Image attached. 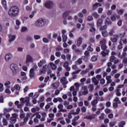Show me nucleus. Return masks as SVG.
<instances>
[{
  "instance_id": "obj_13",
  "label": "nucleus",
  "mask_w": 127,
  "mask_h": 127,
  "mask_svg": "<svg viewBox=\"0 0 127 127\" xmlns=\"http://www.w3.org/2000/svg\"><path fill=\"white\" fill-rule=\"evenodd\" d=\"M61 82L63 85L68 84V81H67V78L65 77H63L61 79Z\"/></svg>"
},
{
  "instance_id": "obj_56",
  "label": "nucleus",
  "mask_w": 127,
  "mask_h": 127,
  "mask_svg": "<svg viewBox=\"0 0 127 127\" xmlns=\"http://www.w3.org/2000/svg\"><path fill=\"white\" fill-rule=\"evenodd\" d=\"M68 65H69V62L66 61V62H65L64 63V68H65L66 67H68Z\"/></svg>"
},
{
  "instance_id": "obj_36",
  "label": "nucleus",
  "mask_w": 127,
  "mask_h": 127,
  "mask_svg": "<svg viewBox=\"0 0 127 127\" xmlns=\"http://www.w3.org/2000/svg\"><path fill=\"white\" fill-rule=\"evenodd\" d=\"M99 30H103V31L105 30H107V25L102 26L100 28Z\"/></svg>"
},
{
  "instance_id": "obj_20",
  "label": "nucleus",
  "mask_w": 127,
  "mask_h": 127,
  "mask_svg": "<svg viewBox=\"0 0 127 127\" xmlns=\"http://www.w3.org/2000/svg\"><path fill=\"white\" fill-rule=\"evenodd\" d=\"M13 108H4L3 109V115H5L6 113H9V112H11Z\"/></svg>"
},
{
  "instance_id": "obj_55",
  "label": "nucleus",
  "mask_w": 127,
  "mask_h": 127,
  "mask_svg": "<svg viewBox=\"0 0 127 127\" xmlns=\"http://www.w3.org/2000/svg\"><path fill=\"white\" fill-rule=\"evenodd\" d=\"M79 119H80V116L75 117L72 120V122H76V121H78Z\"/></svg>"
},
{
  "instance_id": "obj_9",
  "label": "nucleus",
  "mask_w": 127,
  "mask_h": 127,
  "mask_svg": "<svg viewBox=\"0 0 127 127\" xmlns=\"http://www.w3.org/2000/svg\"><path fill=\"white\" fill-rule=\"evenodd\" d=\"M98 5L99 6H102V4L100 3H96L94 4H93L92 6V9L90 11V12H92V11H94V10H96V9L98 8Z\"/></svg>"
},
{
  "instance_id": "obj_49",
  "label": "nucleus",
  "mask_w": 127,
  "mask_h": 127,
  "mask_svg": "<svg viewBox=\"0 0 127 127\" xmlns=\"http://www.w3.org/2000/svg\"><path fill=\"white\" fill-rule=\"evenodd\" d=\"M58 108L60 110L59 112H61V110H62L63 109V105L62 104H60L58 106Z\"/></svg>"
},
{
  "instance_id": "obj_57",
  "label": "nucleus",
  "mask_w": 127,
  "mask_h": 127,
  "mask_svg": "<svg viewBox=\"0 0 127 127\" xmlns=\"http://www.w3.org/2000/svg\"><path fill=\"white\" fill-rule=\"evenodd\" d=\"M105 116V113H102L101 114V116L99 117V119L100 120H104V119H105V117H104Z\"/></svg>"
},
{
  "instance_id": "obj_64",
  "label": "nucleus",
  "mask_w": 127,
  "mask_h": 127,
  "mask_svg": "<svg viewBox=\"0 0 127 127\" xmlns=\"http://www.w3.org/2000/svg\"><path fill=\"white\" fill-rule=\"evenodd\" d=\"M116 123H117L116 122L110 123V127H113L114 126H115V125H116Z\"/></svg>"
},
{
  "instance_id": "obj_41",
  "label": "nucleus",
  "mask_w": 127,
  "mask_h": 127,
  "mask_svg": "<svg viewBox=\"0 0 127 127\" xmlns=\"http://www.w3.org/2000/svg\"><path fill=\"white\" fill-rule=\"evenodd\" d=\"M36 117L37 119H40V118H41V116H40V115H39V114L38 113H36L35 114H33L32 115V117Z\"/></svg>"
},
{
  "instance_id": "obj_51",
  "label": "nucleus",
  "mask_w": 127,
  "mask_h": 127,
  "mask_svg": "<svg viewBox=\"0 0 127 127\" xmlns=\"http://www.w3.org/2000/svg\"><path fill=\"white\" fill-rule=\"evenodd\" d=\"M126 56H127V53H123L122 55L120 56V58L121 59H123V58H125Z\"/></svg>"
},
{
  "instance_id": "obj_21",
  "label": "nucleus",
  "mask_w": 127,
  "mask_h": 127,
  "mask_svg": "<svg viewBox=\"0 0 127 127\" xmlns=\"http://www.w3.org/2000/svg\"><path fill=\"white\" fill-rule=\"evenodd\" d=\"M112 23H113V22H112V21H111L110 18H107L106 20L105 21V24H107V25H111Z\"/></svg>"
},
{
  "instance_id": "obj_5",
  "label": "nucleus",
  "mask_w": 127,
  "mask_h": 127,
  "mask_svg": "<svg viewBox=\"0 0 127 127\" xmlns=\"http://www.w3.org/2000/svg\"><path fill=\"white\" fill-rule=\"evenodd\" d=\"M79 72H81V69H78L76 70V71H73L72 73V77L69 78L68 80L69 82H72L73 80H75V79H77L78 75H77V74H78Z\"/></svg>"
},
{
  "instance_id": "obj_59",
  "label": "nucleus",
  "mask_w": 127,
  "mask_h": 127,
  "mask_svg": "<svg viewBox=\"0 0 127 127\" xmlns=\"http://www.w3.org/2000/svg\"><path fill=\"white\" fill-rule=\"evenodd\" d=\"M34 38L36 39V40H38V39H40L41 37L39 35H34Z\"/></svg>"
},
{
  "instance_id": "obj_43",
  "label": "nucleus",
  "mask_w": 127,
  "mask_h": 127,
  "mask_svg": "<svg viewBox=\"0 0 127 127\" xmlns=\"http://www.w3.org/2000/svg\"><path fill=\"white\" fill-rule=\"evenodd\" d=\"M92 20H93V16H91V15L87 16V21H92Z\"/></svg>"
},
{
  "instance_id": "obj_3",
  "label": "nucleus",
  "mask_w": 127,
  "mask_h": 127,
  "mask_svg": "<svg viewBox=\"0 0 127 127\" xmlns=\"http://www.w3.org/2000/svg\"><path fill=\"white\" fill-rule=\"evenodd\" d=\"M34 25L38 28L44 27L46 25V19L43 18H40L35 21Z\"/></svg>"
},
{
  "instance_id": "obj_12",
  "label": "nucleus",
  "mask_w": 127,
  "mask_h": 127,
  "mask_svg": "<svg viewBox=\"0 0 127 127\" xmlns=\"http://www.w3.org/2000/svg\"><path fill=\"white\" fill-rule=\"evenodd\" d=\"M11 58H12V55H11V54H7L5 56V60L6 61H9V60H10Z\"/></svg>"
},
{
  "instance_id": "obj_28",
  "label": "nucleus",
  "mask_w": 127,
  "mask_h": 127,
  "mask_svg": "<svg viewBox=\"0 0 127 127\" xmlns=\"http://www.w3.org/2000/svg\"><path fill=\"white\" fill-rule=\"evenodd\" d=\"M2 4L5 9H6V1L5 0H2Z\"/></svg>"
},
{
  "instance_id": "obj_8",
  "label": "nucleus",
  "mask_w": 127,
  "mask_h": 127,
  "mask_svg": "<svg viewBox=\"0 0 127 127\" xmlns=\"http://www.w3.org/2000/svg\"><path fill=\"white\" fill-rule=\"evenodd\" d=\"M18 117L17 113H14L12 114V117L10 119V124H15L16 122V118Z\"/></svg>"
},
{
  "instance_id": "obj_1",
  "label": "nucleus",
  "mask_w": 127,
  "mask_h": 127,
  "mask_svg": "<svg viewBox=\"0 0 127 127\" xmlns=\"http://www.w3.org/2000/svg\"><path fill=\"white\" fill-rule=\"evenodd\" d=\"M29 97H32V92L29 94V97H26L24 98H21L20 99V103L19 104V101H16L15 102V105L17 106L18 109H21L22 106L24 105V103H26V106H30V103H29V101H30V98Z\"/></svg>"
},
{
  "instance_id": "obj_33",
  "label": "nucleus",
  "mask_w": 127,
  "mask_h": 127,
  "mask_svg": "<svg viewBox=\"0 0 127 127\" xmlns=\"http://www.w3.org/2000/svg\"><path fill=\"white\" fill-rule=\"evenodd\" d=\"M88 88H89V91L92 92V91H93L94 90V84H90L88 86Z\"/></svg>"
},
{
  "instance_id": "obj_25",
  "label": "nucleus",
  "mask_w": 127,
  "mask_h": 127,
  "mask_svg": "<svg viewBox=\"0 0 127 127\" xmlns=\"http://www.w3.org/2000/svg\"><path fill=\"white\" fill-rule=\"evenodd\" d=\"M109 34H108V32L107 30L102 31V35L103 36V37H107Z\"/></svg>"
},
{
  "instance_id": "obj_34",
  "label": "nucleus",
  "mask_w": 127,
  "mask_h": 127,
  "mask_svg": "<svg viewBox=\"0 0 127 127\" xmlns=\"http://www.w3.org/2000/svg\"><path fill=\"white\" fill-rule=\"evenodd\" d=\"M92 15L95 18H99L100 17V15L98 14L97 12H94L93 13Z\"/></svg>"
},
{
  "instance_id": "obj_35",
  "label": "nucleus",
  "mask_w": 127,
  "mask_h": 127,
  "mask_svg": "<svg viewBox=\"0 0 127 127\" xmlns=\"http://www.w3.org/2000/svg\"><path fill=\"white\" fill-rule=\"evenodd\" d=\"M117 60V58L114 56L111 57L110 61V62H115V60Z\"/></svg>"
},
{
  "instance_id": "obj_14",
  "label": "nucleus",
  "mask_w": 127,
  "mask_h": 127,
  "mask_svg": "<svg viewBox=\"0 0 127 127\" xmlns=\"http://www.w3.org/2000/svg\"><path fill=\"white\" fill-rule=\"evenodd\" d=\"M101 55H102L103 57H106V55H109V50H103L101 52Z\"/></svg>"
},
{
  "instance_id": "obj_10",
  "label": "nucleus",
  "mask_w": 127,
  "mask_h": 127,
  "mask_svg": "<svg viewBox=\"0 0 127 127\" xmlns=\"http://www.w3.org/2000/svg\"><path fill=\"white\" fill-rule=\"evenodd\" d=\"M48 69H49V67H51L52 70H55L56 68H57V66L53 64V63H50L49 65L47 66Z\"/></svg>"
},
{
  "instance_id": "obj_38",
  "label": "nucleus",
  "mask_w": 127,
  "mask_h": 127,
  "mask_svg": "<svg viewBox=\"0 0 127 127\" xmlns=\"http://www.w3.org/2000/svg\"><path fill=\"white\" fill-rule=\"evenodd\" d=\"M84 119H86L87 120H93V119H95V117H92L90 116H87L85 117H84Z\"/></svg>"
},
{
  "instance_id": "obj_29",
  "label": "nucleus",
  "mask_w": 127,
  "mask_h": 127,
  "mask_svg": "<svg viewBox=\"0 0 127 127\" xmlns=\"http://www.w3.org/2000/svg\"><path fill=\"white\" fill-rule=\"evenodd\" d=\"M114 32H115V30H114L113 29H112L109 32L108 34L109 35H110V36H113L114 35Z\"/></svg>"
},
{
  "instance_id": "obj_17",
  "label": "nucleus",
  "mask_w": 127,
  "mask_h": 127,
  "mask_svg": "<svg viewBox=\"0 0 127 127\" xmlns=\"http://www.w3.org/2000/svg\"><path fill=\"white\" fill-rule=\"evenodd\" d=\"M15 38H16L15 35H9V42L10 43V42H12V41H14Z\"/></svg>"
},
{
  "instance_id": "obj_2",
  "label": "nucleus",
  "mask_w": 127,
  "mask_h": 127,
  "mask_svg": "<svg viewBox=\"0 0 127 127\" xmlns=\"http://www.w3.org/2000/svg\"><path fill=\"white\" fill-rule=\"evenodd\" d=\"M18 13H19V9L18 8V7L16 6H12L8 11L9 15L12 17L17 16Z\"/></svg>"
},
{
  "instance_id": "obj_54",
  "label": "nucleus",
  "mask_w": 127,
  "mask_h": 127,
  "mask_svg": "<svg viewBox=\"0 0 127 127\" xmlns=\"http://www.w3.org/2000/svg\"><path fill=\"white\" fill-rule=\"evenodd\" d=\"M31 9H32L31 6H26V10H27V11H31Z\"/></svg>"
},
{
  "instance_id": "obj_11",
  "label": "nucleus",
  "mask_w": 127,
  "mask_h": 127,
  "mask_svg": "<svg viewBox=\"0 0 127 127\" xmlns=\"http://www.w3.org/2000/svg\"><path fill=\"white\" fill-rule=\"evenodd\" d=\"M82 90H83V91L82 92V95H84L85 96V95H87L89 92L88 91V89H87V86H83L82 87Z\"/></svg>"
},
{
  "instance_id": "obj_32",
  "label": "nucleus",
  "mask_w": 127,
  "mask_h": 127,
  "mask_svg": "<svg viewBox=\"0 0 127 127\" xmlns=\"http://www.w3.org/2000/svg\"><path fill=\"white\" fill-rule=\"evenodd\" d=\"M40 109L38 107H36L35 108H32V112L33 113H35L36 111L38 112V111H39Z\"/></svg>"
},
{
  "instance_id": "obj_15",
  "label": "nucleus",
  "mask_w": 127,
  "mask_h": 127,
  "mask_svg": "<svg viewBox=\"0 0 127 127\" xmlns=\"http://www.w3.org/2000/svg\"><path fill=\"white\" fill-rule=\"evenodd\" d=\"M46 67H47V65H44L43 68L40 70V73L45 74L46 73Z\"/></svg>"
},
{
  "instance_id": "obj_7",
  "label": "nucleus",
  "mask_w": 127,
  "mask_h": 127,
  "mask_svg": "<svg viewBox=\"0 0 127 127\" xmlns=\"http://www.w3.org/2000/svg\"><path fill=\"white\" fill-rule=\"evenodd\" d=\"M70 12H71V11H66L64 12V13H63V18L64 19L63 21V23H64V25H66V24H67V20H66V19H67V17H68V15H69V14H70Z\"/></svg>"
},
{
  "instance_id": "obj_30",
  "label": "nucleus",
  "mask_w": 127,
  "mask_h": 127,
  "mask_svg": "<svg viewBox=\"0 0 127 127\" xmlns=\"http://www.w3.org/2000/svg\"><path fill=\"white\" fill-rule=\"evenodd\" d=\"M37 65L36 64H33V68H32V73H33V71L35 70L36 69H37Z\"/></svg>"
},
{
  "instance_id": "obj_48",
  "label": "nucleus",
  "mask_w": 127,
  "mask_h": 127,
  "mask_svg": "<svg viewBox=\"0 0 127 127\" xmlns=\"http://www.w3.org/2000/svg\"><path fill=\"white\" fill-rule=\"evenodd\" d=\"M43 42L44 43H48V42H49V40L46 38H43Z\"/></svg>"
},
{
  "instance_id": "obj_61",
  "label": "nucleus",
  "mask_w": 127,
  "mask_h": 127,
  "mask_svg": "<svg viewBox=\"0 0 127 127\" xmlns=\"http://www.w3.org/2000/svg\"><path fill=\"white\" fill-rule=\"evenodd\" d=\"M81 12L82 13H83V14H86L87 11V9L84 8V9H82V10H81Z\"/></svg>"
},
{
  "instance_id": "obj_42",
  "label": "nucleus",
  "mask_w": 127,
  "mask_h": 127,
  "mask_svg": "<svg viewBox=\"0 0 127 127\" xmlns=\"http://www.w3.org/2000/svg\"><path fill=\"white\" fill-rule=\"evenodd\" d=\"M8 85H10V82L9 81H7L4 83V85L7 87V88H10V86Z\"/></svg>"
},
{
  "instance_id": "obj_39",
  "label": "nucleus",
  "mask_w": 127,
  "mask_h": 127,
  "mask_svg": "<svg viewBox=\"0 0 127 127\" xmlns=\"http://www.w3.org/2000/svg\"><path fill=\"white\" fill-rule=\"evenodd\" d=\"M26 31H27V27H22L21 29V32H25Z\"/></svg>"
},
{
  "instance_id": "obj_16",
  "label": "nucleus",
  "mask_w": 127,
  "mask_h": 127,
  "mask_svg": "<svg viewBox=\"0 0 127 127\" xmlns=\"http://www.w3.org/2000/svg\"><path fill=\"white\" fill-rule=\"evenodd\" d=\"M92 83H94L95 86H98L99 84V81L98 80V79H97L96 77H93L92 79Z\"/></svg>"
},
{
  "instance_id": "obj_18",
  "label": "nucleus",
  "mask_w": 127,
  "mask_h": 127,
  "mask_svg": "<svg viewBox=\"0 0 127 127\" xmlns=\"http://www.w3.org/2000/svg\"><path fill=\"white\" fill-rule=\"evenodd\" d=\"M26 64H27V63H29V62H31L32 60V57H31V56H30V55H27L26 56Z\"/></svg>"
},
{
  "instance_id": "obj_47",
  "label": "nucleus",
  "mask_w": 127,
  "mask_h": 127,
  "mask_svg": "<svg viewBox=\"0 0 127 127\" xmlns=\"http://www.w3.org/2000/svg\"><path fill=\"white\" fill-rule=\"evenodd\" d=\"M122 24H123V20L120 19L117 23V25H118V26H122Z\"/></svg>"
},
{
  "instance_id": "obj_52",
  "label": "nucleus",
  "mask_w": 127,
  "mask_h": 127,
  "mask_svg": "<svg viewBox=\"0 0 127 127\" xmlns=\"http://www.w3.org/2000/svg\"><path fill=\"white\" fill-rule=\"evenodd\" d=\"M106 40L105 39L102 40L101 41H100V44L101 45H106Z\"/></svg>"
},
{
  "instance_id": "obj_19",
  "label": "nucleus",
  "mask_w": 127,
  "mask_h": 127,
  "mask_svg": "<svg viewBox=\"0 0 127 127\" xmlns=\"http://www.w3.org/2000/svg\"><path fill=\"white\" fill-rule=\"evenodd\" d=\"M46 63V61L44 60H42L40 61V62L38 64V65L39 67H42V65H44Z\"/></svg>"
},
{
  "instance_id": "obj_46",
  "label": "nucleus",
  "mask_w": 127,
  "mask_h": 127,
  "mask_svg": "<svg viewBox=\"0 0 127 127\" xmlns=\"http://www.w3.org/2000/svg\"><path fill=\"white\" fill-rule=\"evenodd\" d=\"M2 122L4 126H7V121L5 118L2 119Z\"/></svg>"
},
{
  "instance_id": "obj_23",
  "label": "nucleus",
  "mask_w": 127,
  "mask_h": 127,
  "mask_svg": "<svg viewBox=\"0 0 127 127\" xmlns=\"http://www.w3.org/2000/svg\"><path fill=\"white\" fill-rule=\"evenodd\" d=\"M82 37H79L77 41L76 46L79 47L81 44H82Z\"/></svg>"
},
{
  "instance_id": "obj_37",
  "label": "nucleus",
  "mask_w": 127,
  "mask_h": 127,
  "mask_svg": "<svg viewBox=\"0 0 127 127\" xmlns=\"http://www.w3.org/2000/svg\"><path fill=\"white\" fill-rule=\"evenodd\" d=\"M114 101L116 102V103H117V104H121V101L119 99V98H118V97H116L114 99Z\"/></svg>"
},
{
  "instance_id": "obj_27",
  "label": "nucleus",
  "mask_w": 127,
  "mask_h": 127,
  "mask_svg": "<svg viewBox=\"0 0 127 127\" xmlns=\"http://www.w3.org/2000/svg\"><path fill=\"white\" fill-rule=\"evenodd\" d=\"M60 83L59 82H56L53 84V86L54 88L57 89L59 87Z\"/></svg>"
},
{
  "instance_id": "obj_58",
  "label": "nucleus",
  "mask_w": 127,
  "mask_h": 127,
  "mask_svg": "<svg viewBox=\"0 0 127 127\" xmlns=\"http://www.w3.org/2000/svg\"><path fill=\"white\" fill-rule=\"evenodd\" d=\"M39 97V93L38 92H36L34 95V99H37Z\"/></svg>"
},
{
  "instance_id": "obj_24",
  "label": "nucleus",
  "mask_w": 127,
  "mask_h": 127,
  "mask_svg": "<svg viewBox=\"0 0 127 127\" xmlns=\"http://www.w3.org/2000/svg\"><path fill=\"white\" fill-rule=\"evenodd\" d=\"M103 23V19H99L97 20V26H102V24Z\"/></svg>"
},
{
  "instance_id": "obj_40",
  "label": "nucleus",
  "mask_w": 127,
  "mask_h": 127,
  "mask_svg": "<svg viewBox=\"0 0 127 127\" xmlns=\"http://www.w3.org/2000/svg\"><path fill=\"white\" fill-rule=\"evenodd\" d=\"M101 48L102 50H107V48H108V47L106 45H101Z\"/></svg>"
},
{
  "instance_id": "obj_63",
  "label": "nucleus",
  "mask_w": 127,
  "mask_h": 127,
  "mask_svg": "<svg viewBox=\"0 0 127 127\" xmlns=\"http://www.w3.org/2000/svg\"><path fill=\"white\" fill-rule=\"evenodd\" d=\"M118 13H119V14H121V15H122V14L124 13V9H120L118 10Z\"/></svg>"
},
{
  "instance_id": "obj_22",
  "label": "nucleus",
  "mask_w": 127,
  "mask_h": 127,
  "mask_svg": "<svg viewBox=\"0 0 127 127\" xmlns=\"http://www.w3.org/2000/svg\"><path fill=\"white\" fill-rule=\"evenodd\" d=\"M97 104H98V100L96 99L94 100L93 101L91 102V105L92 107H93V108H96V107H97V106L96 105H97Z\"/></svg>"
},
{
  "instance_id": "obj_31",
  "label": "nucleus",
  "mask_w": 127,
  "mask_h": 127,
  "mask_svg": "<svg viewBox=\"0 0 127 127\" xmlns=\"http://www.w3.org/2000/svg\"><path fill=\"white\" fill-rule=\"evenodd\" d=\"M62 38H63V41L64 42H66V41H67V39L68 38L67 37V36H66L65 35H62Z\"/></svg>"
},
{
  "instance_id": "obj_60",
  "label": "nucleus",
  "mask_w": 127,
  "mask_h": 127,
  "mask_svg": "<svg viewBox=\"0 0 127 127\" xmlns=\"http://www.w3.org/2000/svg\"><path fill=\"white\" fill-rule=\"evenodd\" d=\"M27 118L28 119H31L32 118V114L31 113H28L27 114Z\"/></svg>"
},
{
  "instance_id": "obj_44",
  "label": "nucleus",
  "mask_w": 127,
  "mask_h": 127,
  "mask_svg": "<svg viewBox=\"0 0 127 127\" xmlns=\"http://www.w3.org/2000/svg\"><path fill=\"white\" fill-rule=\"evenodd\" d=\"M49 117L50 119H52V120H54V117H55V115H54V114H49Z\"/></svg>"
},
{
  "instance_id": "obj_45",
  "label": "nucleus",
  "mask_w": 127,
  "mask_h": 127,
  "mask_svg": "<svg viewBox=\"0 0 127 127\" xmlns=\"http://www.w3.org/2000/svg\"><path fill=\"white\" fill-rule=\"evenodd\" d=\"M125 125H126V122L122 121L119 124V127H124V126H125Z\"/></svg>"
},
{
  "instance_id": "obj_62",
  "label": "nucleus",
  "mask_w": 127,
  "mask_h": 127,
  "mask_svg": "<svg viewBox=\"0 0 127 127\" xmlns=\"http://www.w3.org/2000/svg\"><path fill=\"white\" fill-rule=\"evenodd\" d=\"M87 49L88 51H90L91 52H92V51L94 50V49L92 47H91V46H89Z\"/></svg>"
},
{
  "instance_id": "obj_6",
  "label": "nucleus",
  "mask_w": 127,
  "mask_h": 127,
  "mask_svg": "<svg viewBox=\"0 0 127 127\" xmlns=\"http://www.w3.org/2000/svg\"><path fill=\"white\" fill-rule=\"evenodd\" d=\"M44 5L47 8L50 9L53 7V5H54V3H53L52 1L48 0L45 2Z\"/></svg>"
},
{
  "instance_id": "obj_53",
  "label": "nucleus",
  "mask_w": 127,
  "mask_h": 127,
  "mask_svg": "<svg viewBox=\"0 0 127 127\" xmlns=\"http://www.w3.org/2000/svg\"><path fill=\"white\" fill-rule=\"evenodd\" d=\"M3 91V84L0 83V92H2Z\"/></svg>"
},
{
  "instance_id": "obj_50",
  "label": "nucleus",
  "mask_w": 127,
  "mask_h": 127,
  "mask_svg": "<svg viewBox=\"0 0 127 127\" xmlns=\"http://www.w3.org/2000/svg\"><path fill=\"white\" fill-rule=\"evenodd\" d=\"M111 41H112V42H114V43H116V42H117V41H118V39H117V38L111 37Z\"/></svg>"
},
{
  "instance_id": "obj_26",
  "label": "nucleus",
  "mask_w": 127,
  "mask_h": 127,
  "mask_svg": "<svg viewBox=\"0 0 127 127\" xmlns=\"http://www.w3.org/2000/svg\"><path fill=\"white\" fill-rule=\"evenodd\" d=\"M97 60H98V57L97 56H93L91 59L92 62H96Z\"/></svg>"
},
{
  "instance_id": "obj_4",
  "label": "nucleus",
  "mask_w": 127,
  "mask_h": 127,
  "mask_svg": "<svg viewBox=\"0 0 127 127\" xmlns=\"http://www.w3.org/2000/svg\"><path fill=\"white\" fill-rule=\"evenodd\" d=\"M10 69H12V74L14 75H17V74L19 72V69L18 68V66L16 64H11L10 65Z\"/></svg>"
}]
</instances>
